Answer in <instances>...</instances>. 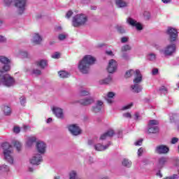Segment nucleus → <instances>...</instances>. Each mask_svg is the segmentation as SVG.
I'll return each mask as SVG.
<instances>
[{
  "label": "nucleus",
  "instance_id": "54",
  "mask_svg": "<svg viewBox=\"0 0 179 179\" xmlns=\"http://www.w3.org/2000/svg\"><path fill=\"white\" fill-rule=\"evenodd\" d=\"M128 41V38L124 36L121 38V43H127Z\"/></svg>",
  "mask_w": 179,
  "mask_h": 179
},
{
  "label": "nucleus",
  "instance_id": "42",
  "mask_svg": "<svg viewBox=\"0 0 179 179\" xmlns=\"http://www.w3.org/2000/svg\"><path fill=\"white\" fill-rule=\"evenodd\" d=\"M0 170L1 171H9V167H8L6 165H3L0 167Z\"/></svg>",
  "mask_w": 179,
  "mask_h": 179
},
{
  "label": "nucleus",
  "instance_id": "4",
  "mask_svg": "<svg viewBox=\"0 0 179 179\" xmlns=\"http://www.w3.org/2000/svg\"><path fill=\"white\" fill-rule=\"evenodd\" d=\"M86 22H87V17L80 14L73 17L72 24L73 27H80V26L86 24Z\"/></svg>",
  "mask_w": 179,
  "mask_h": 179
},
{
  "label": "nucleus",
  "instance_id": "24",
  "mask_svg": "<svg viewBox=\"0 0 179 179\" xmlns=\"http://www.w3.org/2000/svg\"><path fill=\"white\" fill-rule=\"evenodd\" d=\"M43 41V38L38 34H35V36H34V43L35 44H40Z\"/></svg>",
  "mask_w": 179,
  "mask_h": 179
},
{
  "label": "nucleus",
  "instance_id": "9",
  "mask_svg": "<svg viewBox=\"0 0 179 179\" xmlns=\"http://www.w3.org/2000/svg\"><path fill=\"white\" fill-rule=\"evenodd\" d=\"M170 152V148L166 145H157L155 149V152L157 155H167Z\"/></svg>",
  "mask_w": 179,
  "mask_h": 179
},
{
  "label": "nucleus",
  "instance_id": "29",
  "mask_svg": "<svg viewBox=\"0 0 179 179\" xmlns=\"http://www.w3.org/2000/svg\"><path fill=\"white\" fill-rule=\"evenodd\" d=\"M116 5L119 8H125L127 3L122 0H116Z\"/></svg>",
  "mask_w": 179,
  "mask_h": 179
},
{
  "label": "nucleus",
  "instance_id": "52",
  "mask_svg": "<svg viewBox=\"0 0 179 179\" xmlns=\"http://www.w3.org/2000/svg\"><path fill=\"white\" fill-rule=\"evenodd\" d=\"M142 142H143V139H140V140L137 141L135 143V145L136 146H141L142 145Z\"/></svg>",
  "mask_w": 179,
  "mask_h": 179
},
{
  "label": "nucleus",
  "instance_id": "62",
  "mask_svg": "<svg viewBox=\"0 0 179 179\" xmlns=\"http://www.w3.org/2000/svg\"><path fill=\"white\" fill-rule=\"evenodd\" d=\"M155 48H157V50H159L160 48V46H159V45H155Z\"/></svg>",
  "mask_w": 179,
  "mask_h": 179
},
{
  "label": "nucleus",
  "instance_id": "58",
  "mask_svg": "<svg viewBox=\"0 0 179 179\" xmlns=\"http://www.w3.org/2000/svg\"><path fill=\"white\" fill-rule=\"evenodd\" d=\"M0 41H1V43H3L4 41H6V38H5V37L1 36H0Z\"/></svg>",
  "mask_w": 179,
  "mask_h": 179
},
{
  "label": "nucleus",
  "instance_id": "6",
  "mask_svg": "<svg viewBox=\"0 0 179 179\" xmlns=\"http://www.w3.org/2000/svg\"><path fill=\"white\" fill-rule=\"evenodd\" d=\"M176 50V44L168 45L164 50H160L161 54H164L165 57H170L174 54Z\"/></svg>",
  "mask_w": 179,
  "mask_h": 179
},
{
  "label": "nucleus",
  "instance_id": "26",
  "mask_svg": "<svg viewBox=\"0 0 179 179\" xmlns=\"http://www.w3.org/2000/svg\"><path fill=\"white\" fill-rule=\"evenodd\" d=\"M37 141V138L34 136H31L28 138L27 142V146H31V145H33V143H34L35 142Z\"/></svg>",
  "mask_w": 179,
  "mask_h": 179
},
{
  "label": "nucleus",
  "instance_id": "15",
  "mask_svg": "<svg viewBox=\"0 0 179 179\" xmlns=\"http://www.w3.org/2000/svg\"><path fill=\"white\" fill-rule=\"evenodd\" d=\"M47 148V145L45 143L38 141L36 143V149L38 153H41V155L45 153V149Z\"/></svg>",
  "mask_w": 179,
  "mask_h": 179
},
{
  "label": "nucleus",
  "instance_id": "44",
  "mask_svg": "<svg viewBox=\"0 0 179 179\" xmlns=\"http://www.w3.org/2000/svg\"><path fill=\"white\" fill-rule=\"evenodd\" d=\"M29 129H30V126H29V125H23V127H22L23 132H27V131H29Z\"/></svg>",
  "mask_w": 179,
  "mask_h": 179
},
{
  "label": "nucleus",
  "instance_id": "17",
  "mask_svg": "<svg viewBox=\"0 0 179 179\" xmlns=\"http://www.w3.org/2000/svg\"><path fill=\"white\" fill-rule=\"evenodd\" d=\"M115 134V133L114 132V130L110 129L107 132L102 134L99 139H101V141H104V139H106L107 137L111 138L114 136Z\"/></svg>",
  "mask_w": 179,
  "mask_h": 179
},
{
  "label": "nucleus",
  "instance_id": "47",
  "mask_svg": "<svg viewBox=\"0 0 179 179\" xmlns=\"http://www.w3.org/2000/svg\"><path fill=\"white\" fill-rule=\"evenodd\" d=\"M177 142H178V138L173 137L171 141V143H172V145H174L177 143Z\"/></svg>",
  "mask_w": 179,
  "mask_h": 179
},
{
  "label": "nucleus",
  "instance_id": "31",
  "mask_svg": "<svg viewBox=\"0 0 179 179\" xmlns=\"http://www.w3.org/2000/svg\"><path fill=\"white\" fill-rule=\"evenodd\" d=\"M159 92L160 93V94H167V93H169V90H167V87H166L165 86H162L159 89Z\"/></svg>",
  "mask_w": 179,
  "mask_h": 179
},
{
  "label": "nucleus",
  "instance_id": "27",
  "mask_svg": "<svg viewBox=\"0 0 179 179\" xmlns=\"http://www.w3.org/2000/svg\"><path fill=\"white\" fill-rule=\"evenodd\" d=\"M59 78L65 79V78H69V73L65 71H60L58 72Z\"/></svg>",
  "mask_w": 179,
  "mask_h": 179
},
{
  "label": "nucleus",
  "instance_id": "2",
  "mask_svg": "<svg viewBox=\"0 0 179 179\" xmlns=\"http://www.w3.org/2000/svg\"><path fill=\"white\" fill-rule=\"evenodd\" d=\"M96 62V59L91 55H85L78 64V69L81 73H89L90 66Z\"/></svg>",
  "mask_w": 179,
  "mask_h": 179
},
{
  "label": "nucleus",
  "instance_id": "56",
  "mask_svg": "<svg viewBox=\"0 0 179 179\" xmlns=\"http://www.w3.org/2000/svg\"><path fill=\"white\" fill-rule=\"evenodd\" d=\"M134 120H139V113H135Z\"/></svg>",
  "mask_w": 179,
  "mask_h": 179
},
{
  "label": "nucleus",
  "instance_id": "40",
  "mask_svg": "<svg viewBox=\"0 0 179 179\" xmlns=\"http://www.w3.org/2000/svg\"><path fill=\"white\" fill-rule=\"evenodd\" d=\"M148 59L150 61H155V59H156V55L152 54V53L148 55Z\"/></svg>",
  "mask_w": 179,
  "mask_h": 179
},
{
  "label": "nucleus",
  "instance_id": "59",
  "mask_svg": "<svg viewBox=\"0 0 179 179\" xmlns=\"http://www.w3.org/2000/svg\"><path fill=\"white\" fill-rule=\"evenodd\" d=\"M176 178H178V175L173 174L172 176H171V179H176Z\"/></svg>",
  "mask_w": 179,
  "mask_h": 179
},
{
  "label": "nucleus",
  "instance_id": "5",
  "mask_svg": "<svg viewBox=\"0 0 179 179\" xmlns=\"http://www.w3.org/2000/svg\"><path fill=\"white\" fill-rule=\"evenodd\" d=\"M0 62L3 64V66L0 69V73H3L4 72H8L10 71V60L5 56H0Z\"/></svg>",
  "mask_w": 179,
  "mask_h": 179
},
{
  "label": "nucleus",
  "instance_id": "45",
  "mask_svg": "<svg viewBox=\"0 0 179 179\" xmlns=\"http://www.w3.org/2000/svg\"><path fill=\"white\" fill-rule=\"evenodd\" d=\"M13 132L15 134H19V132H20V127H14Z\"/></svg>",
  "mask_w": 179,
  "mask_h": 179
},
{
  "label": "nucleus",
  "instance_id": "19",
  "mask_svg": "<svg viewBox=\"0 0 179 179\" xmlns=\"http://www.w3.org/2000/svg\"><path fill=\"white\" fill-rule=\"evenodd\" d=\"M79 103L81 106H90V104H93V103H94V99H93V98L85 99L80 100Z\"/></svg>",
  "mask_w": 179,
  "mask_h": 179
},
{
  "label": "nucleus",
  "instance_id": "53",
  "mask_svg": "<svg viewBox=\"0 0 179 179\" xmlns=\"http://www.w3.org/2000/svg\"><path fill=\"white\" fill-rule=\"evenodd\" d=\"M33 73H34V75H41V71L35 69L33 71Z\"/></svg>",
  "mask_w": 179,
  "mask_h": 179
},
{
  "label": "nucleus",
  "instance_id": "41",
  "mask_svg": "<svg viewBox=\"0 0 179 179\" xmlns=\"http://www.w3.org/2000/svg\"><path fill=\"white\" fill-rule=\"evenodd\" d=\"M61 57V54L58 52H56L54 55H52V58L55 59H58Z\"/></svg>",
  "mask_w": 179,
  "mask_h": 179
},
{
  "label": "nucleus",
  "instance_id": "10",
  "mask_svg": "<svg viewBox=\"0 0 179 179\" xmlns=\"http://www.w3.org/2000/svg\"><path fill=\"white\" fill-rule=\"evenodd\" d=\"M166 33L168 35H169L171 43H173V41H176V40H177V37H178V32L177 31V29L173 27H169Z\"/></svg>",
  "mask_w": 179,
  "mask_h": 179
},
{
  "label": "nucleus",
  "instance_id": "50",
  "mask_svg": "<svg viewBox=\"0 0 179 179\" xmlns=\"http://www.w3.org/2000/svg\"><path fill=\"white\" fill-rule=\"evenodd\" d=\"M142 153H143V148H140L138 150V156L141 157L142 156Z\"/></svg>",
  "mask_w": 179,
  "mask_h": 179
},
{
  "label": "nucleus",
  "instance_id": "35",
  "mask_svg": "<svg viewBox=\"0 0 179 179\" xmlns=\"http://www.w3.org/2000/svg\"><path fill=\"white\" fill-rule=\"evenodd\" d=\"M70 179H80L79 177H78V173H76V171H72L70 174Z\"/></svg>",
  "mask_w": 179,
  "mask_h": 179
},
{
  "label": "nucleus",
  "instance_id": "13",
  "mask_svg": "<svg viewBox=\"0 0 179 179\" xmlns=\"http://www.w3.org/2000/svg\"><path fill=\"white\" fill-rule=\"evenodd\" d=\"M127 23H129L130 26H132V27H136V29L138 30H142L143 29L141 23L137 22L136 20L132 19L131 17H129L127 20Z\"/></svg>",
  "mask_w": 179,
  "mask_h": 179
},
{
  "label": "nucleus",
  "instance_id": "12",
  "mask_svg": "<svg viewBox=\"0 0 179 179\" xmlns=\"http://www.w3.org/2000/svg\"><path fill=\"white\" fill-rule=\"evenodd\" d=\"M69 131L71 132V134H72V135H74L75 136L80 135L82 132L79 127H78L76 124H71L69 126Z\"/></svg>",
  "mask_w": 179,
  "mask_h": 179
},
{
  "label": "nucleus",
  "instance_id": "8",
  "mask_svg": "<svg viewBox=\"0 0 179 179\" xmlns=\"http://www.w3.org/2000/svg\"><path fill=\"white\" fill-rule=\"evenodd\" d=\"M1 82L3 85H4V86H7V87H10V86H13V85H15V79L8 74L3 76Z\"/></svg>",
  "mask_w": 179,
  "mask_h": 179
},
{
  "label": "nucleus",
  "instance_id": "55",
  "mask_svg": "<svg viewBox=\"0 0 179 179\" xmlns=\"http://www.w3.org/2000/svg\"><path fill=\"white\" fill-rule=\"evenodd\" d=\"M157 73H159V69H154L152 70V75H157Z\"/></svg>",
  "mask_w": 179,
  "mask_h": 179
},
{
  "label": "nucleus",
  "instance_id": "34",
  "mask_svg": "<svg viewBox=\"0 0 179 179\" xmlns=\"http://www.w3.org/2000/svg\"><path fill=\"white\" fill-rule=\"evenodd\" d=\"M131 49L132 48L129 45H124L122 47L121 51L125 52L127 51H131Z\"/></svg>",
  "mask_w": 179,
  "mask_h": 179
},
{
  "label": "nucleus",
  "instance_id": "23",
  "mask_svg": "<svg viewBox=\"0 0 179 179\" xmlns=\"http://www.w3.org/2000/svg\"><path fill=\"white\" fill-rule=\"evenodd\" d=\"M111 76H108L107 78L101 80L99 81V85H109L112 82Z\"/></svg>",
  "mask_w": 179,
  "mask_h": 179
},
{
  "label": "nucleus",
  "instance_id": "46",
  "mask_svg": "<svg viewBox=\"0 0 179 179\" xmlns=\"http://www.w3.org/2000/svg\"><path fill=\"white\" fill-rule=\"evenodd\" d=\"M4 2L6 6H10L12 2H13V0H4Z\"/></svg>",
  "mask_w": 179,
  "mask_h": 179
},
{
  "label": "nucleus",
  "instance_id": "28",
  "mask_svg": "<svg viewBox=\"0 0 179 179\" xmlns=\"http://www.w3.org/2000/svg\"><path fill=\"white\" fill-rule=\"evenodd\" d=\"M3 110L4 115H10V114H12V110L10 109V107L8 106H4L3 108Z\"/></svg>",
  "mask_w": 179,
  "mask_h": 179
},
{
  "label": "nucleus",
  "instance_id": "38",
  "mask_svg": "<svg viewBox=\"0 0 179 179\" xmlns=\"http://www.w3.org/2000/svg\"><path fill=\"white\" fill-rule=\"evenodd\" d=\"M80 96H89V94H90V93L89 92V91L83 90L80 91Z\"/></svg>",
  "mask_w": 179,
  "mask_h": 179
},
{
  "label": "nucleus",
  "instance_id": "60",
  "mask_svg": "<svg viewBox=\"0 0 179 179\" xmlns=\"http://www.w3.org/2000/svg\"><path fill=\"white\" fill-rule=\"evenodd\" d=\"M48 124H50V122H52V118L49 117L47 121Z\"/></svg>",
  "mask_w": 179,
  "mask_h": 179
},
{
  "label": "nucleus",
  "instance_id": "14",
  "mask_svg": "<svg viewBox=\"0 0 179 179\" xmlns=\"http://www.w3.org/2000/svg\"><path fill=\"white\" fill-rule=\"evenodd\" d=\"M41 162H43V157L40 154H36L30 160L31 164H34L36 166H38V164H40V163H41Z\"/></svg>",
  "mask_w": 179,
  "mask_h": 179
},
{
  "label": "nucleus",
  "instance_id": "36",
  "mask_svg": "<svg viewBox=\"0 0 179 179\" xmlns=\"http://www.w3.org/2000/svg\"><path fill=\"white\" fill-rule=\"evenodd\" d=\"M153 125H159V121L156 120H150L148 123V127H153Z\"/></svg>",
  "mask_w": 179,
  "mask_h": 179
},
{
  "label": "nucleus",
  "instance_id": "7",
  "mask_svg": "<svg viewBox=\"0 0 179 179\" xmlns=\"http://www.w3.org/2000/svg\"><path fill=\"white\" fill-rule=\"evenodd\" d=\"M15 6L17 8L19 15H23L26 9V0H16Z\"/></svg>",
  "mask_w": 179,
  "mask_h": 179
},
{
  "label": "nucleus",
  "instance_id": "22",
  "mask_svg": "<svg viewBox=\"0 0 179 179\" xmlns=\"http://www.w3.org/2000/svg\"><path fill=\"white\" fill-rule=\"evenodd\" d=\"M115 96V93L113 92H109L107 94V97L106 98V100L108 103V104H111L113 103V99H114V96Z\"/></svg>",
  "mask_w": 179,
  "mask_h": 179
},
{
  "label": "nucleus",
  "instance_id": "18",
  "mask_svg": "<svg viewBox=\"0 0 179 179\" xmlns=\"http://www.w3.org/2000/svg\"><path fill=\"white\" fill-rule=\"evenodd\" d=\"M52 111L57 118H64V111L59 108H53Z\"/></svg>",
  "mask_w": 179,
  "mask_h": 179
},
{
  "label": "nucleus",
  "instance_id": "51",
  "mask_svg": "<svg viewBox=\"0 0 179 179\" xmlns=\"http://www.w3.org/2000/svg\"><path fill=\"white\" fill-rule=\"evenodd\" d=\"M72 15H73V12H72V10H69L66 14V17H67V19H69V17H71V16H72Z\"/></svg>",
  "mask_w": 179,
  "mask_h": 179
},
{
  "label": "nucleus",
  "instance_id": "64",
  "mask_svg": "<svg viewBox=\"0 0 179 179\" xmlns=\"http://www.w3.org/2000/svg\"><path fill=\"white\" fill-rule=\"evenodd\" d=\"M29 171L31 173H33V171H34L33 168H29Z\"/></svg>",
  "mask_w": 179,
  "mask_h": 179
},
{
  "label": "nucleus",
  "instance_id": "48",
  "mask_svg": "<svg viewBox=\"0 0 179 179\" xmlns=\"http://www.w3.org/2000/svg\"><path fill=\"white\" fill-rule=\"evenodd\" d=\"M123 117L125 118H132V115L130 113H126L123 114Z\"/></svg>",
  "mask_w": 179,
  "mask_h": 179
},
{
  "label": "nucleus",
  "instance_id": "32",
  "mask_svg": "<svg viewBox=\"0 0 179 179\" xmlns=\"http://www.w3.org/2000/svg\"><path fill=\"white\" fill-rule=\"evenodd\" d=\"M38 66H40L42 69H44L45 68V66L47 65V61L45 60H41L37 64Z\"/></svg>",
  "mask_w": 179,
  "mask_h": 179
},
{
  "label": "nucleus",
  "instance_id": "3",
  "mask_svg": "<svg viewBox=\"0 0 179 179\" xmlns=\"http://www.w3.org/2000/svg\"><path fill=\"white\" fill-rule=\"evenodd\" d=\"M3 148V153L4 155V159H6L10 164H13V157H12V153H13V150H12V146L8 143H3L1 145Z\"/></svg>",
  "mask_w": 179,
  "mask_h": 179
},
{
  "label": "nucleus",
  "instance_id": "11",
  "mask_svg": "<svg viewBox=\"0 0 179 179\" xmlns=\"http://www.w3.org/2000/svg\"><path fill=\"white\" fill-rule=\"evenodd\" d=\"M117 62L115 59H110L107 67L108 72L109 73H114L117 71Z\"/></svg>",
  "mask_w": 179,
  "mask_h": 179
},
{
  "label": "nucleus",
  "instance_id": "16",
  "mask_svg": "<svg viewBox=\"0 0 179 179\" xmlns=\"http://www.w3.org/2000/svg\"><path fill=\"white\" fill-rule=\"evenodd\" d=\"M101 108H103V101H97L96 105L92 106V111L96 114V113H100V111H101Z\"/></svg>",
  "mask_w": 179,
  "mask_h": 179
},
{
  "label": "nucleus",
  "instance_id": "61",
  "mask_svg": "<svg viewBox=\"0 0 179 179\" xmlns=\"http://www.w3.org/2000/svg\"><path fill=\"white\" fill-rule=\"evenodd\" d=\"M164 3H169L171 0H162Z\"/></svg>",
  "mask_w": 179,
  "mask_h": 179
},
{
  "label": "nucleus",
  "instance_id": "39",
  "mask_svg": "<svg viewBox=\"0 0 179 179\" xmlns=\"http://www.w3.org/2000/svg\"><path fill=\"white\" fill-rule=\"evenodd\" d=\"M65 38H66V35L63 34H59V36H58V39H59L60 41H62L65 40Z\"/></svg>",
  "mask_w": 179,
  "mask_h": 179
},
{
  "label": "nucleus",
  "instance_id": "63",
  "mask_svg": "<svg viewBox=\"0 0 179 179\" xmlns=\"http://www.w3.org/2000/svg\"><path fill=\"white\" fill-rule=\"evenodd\" d=\"M96 8H96V7H94V6H92V7H91L92 10H96Z\"/></svg>",
  "mask_w": 179,
  "mask_h": 179
},
{
  "label": "nucleus",
  "instance_id": "25",
  "mask_svg": "<svg viewBox=\"0 0 179 179\" xmlns=\"http://www.w3.org/2000/svg\"><path fill=\"white\" fill-rule=\"evenodd\" d=\"M166 163H167V158H166L165 157H162L159 159L158 166L159 167H163V166H164Z\"/></svg>",
  "mask_w": 179,
  "mask_h": 179
},
{
  "label": "nucleus",
  "instance_id": "21",
  "mask_svg": "<svg viewBox=\"0 0 179 179\" xmlns=\"http://www.w3.org/2000/svg\"><path fill=\"white\" fill-rule=\"evenodd\" d=\"M148 134H159V127L148 126Z\"/></svg>",
  "mask_w": 179,
  "mask_h": 179
},
{
  "label": "nucleus",
  "instance_id": "20",
  "mask_svg": "<svg viewBox=\"0 0 179 179\" xmlns=\"http://www.w3.org/2000/svg\"><path fill=\"white\" fill-rule=\"evenodd\" d=\"M108 146H110V144H108L104 146V145L99 143V144H96L94 145V149H95V150H97L98 152H103V150H106V149H108Z\"/></svg>",
  "mask_w": 179,
  "mask_h": 179
},
{
  "label": "nucleus",
  "instance_id": "33",
  "mask_svg": "<svg viewBox=\"0 0 179 179\" xmlns=\"http://www.w3.org/2000/svg\"><path fill=\"white\" fill-rule=\"evenodd\" d=\"M122 164L124 167H131V166L132 165V163L131 162H129V160H128L127 159H124L122 162Z\"/></svg>",
  "mask_w": 179,
  "mask_h": 179
},
{
  "label": "nucleus",
  "instance_id": "49",
  "mask_svg": "<svg viewBox=\"0 0 179 179\" xmlns=\"http://www.w3.org/2000/svg\"><path fill=\"white\" fill-rule=\"evenodd\" d=\"M20 103L22 104V106H24V104L26 103V98H24V97H21L20 99Z\"/></svg>",
  "mask_w": 179,
  "mask_h": 179
},
{
  "label": "nucleus",
  "instance_id": "43",
  "mask_svg": "<svg viewBox=\"0 0 179 179\" xmlns=\"http://www.w3.org/2000/svg\"><path fill=\"white\" fill-rule=\"evenodd\" d=\"M132 106H134V103H131L128 105L123 106L122 110H129V108H131V107H132Z\"/></svg>",
  "mask_w": 179,
  "mask_h": 179
},
{
  "label": "nucleus",
  "instance_id": "30",
  "mask_svg": "<svg viewBox=\"0 0 179 179\" xmlns=\"http://www.w3.org/2000/svg\"><path fill=\"white\" fill-rule=\"evenodd\" d=\"M13 145L14 148H16L17 152H20V149H22V144L20 143V142L15 141L13 142Z\"/></svg>",
  "mask_w": 179,
  "mask_h": 179
},
{
  "label": "nucleus",
  "instance_id": "37",
  "mask_svg": "<svg viewBox=\"0 0 179 179\" xmlns=\"http://www.w3.org/2000/svg\"><path fill=\"white\" fill-rule=\"evenodd\" d=\"M116 29L118 33H120V34H124L125 33V29L121 26H116Z\"/></svg>",
  "mask_w": 179,
  "mask_h": 179
},
{
  "label": "nucleus",
  "instance_id": "57",
  "mask_svg": "<svg viewBox=\"0 0 179 179\" xmlns=\"http://www.w3.org/2000/svg\"><path fill=\"white\" fill-rule=\"evenodd\" d=\"M106 54H107V55H110V56L114 55V54L113 53V51H111V50L106 51Z\"/></svg>",
  "mask_w": 179,
  "mask_h": 179
},
{
  "label": "nucleus",
  "instance_id": "1",
  "mask_svg": "<svg viewBox=\"0 0 179 179\" xmlns=\"http://www.w3.org/2000/svg\"><path fill=\"white\" fill-rule=\"evenodd\" d=\"M134 74L135 76V78L133 80L134 85H131V88L134 93H140V92H142V87L139 85V83L142 82V74L141 73V71L138 69L136 71L132 69L129 70L126 72L124 76L125 78H131Z\"/></svg>",
  "mask_w": 179,
  "mask_h": 179
}]
</instances>
